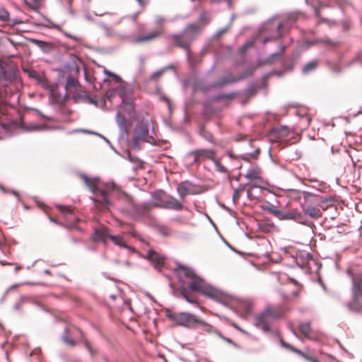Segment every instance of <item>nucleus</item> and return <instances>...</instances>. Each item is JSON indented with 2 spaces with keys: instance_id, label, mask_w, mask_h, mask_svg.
<instances>
[{
  "instance_id": "f257e3e1",
  "label": "nucleus",
  "mask_w": 362,
  "mask_h": 362,
  "mask_svg": "<svg viewBox=\"0 0 362 362\" xmlns=\"http://www.w3.org/2000/svg\"><path fill=\"white\" fill-rule=\"evenodd\" d=\"M81 178L89 189L95 194L93 200L97 207L101 210L108 209L112 206V202L109 197L110 196H115L119 187L113 182H108L103 186H99L98 179L89 178L87 175H84L81 176Z\"/></svg>"
},
{
  "instance_id": "f03ea898",
  "label": "nucleus",
  "mask_w": 362,
  "mask_h": 362,
  "mask_svg": "<svg viewBox=\"0 0 362 362\" xmlns=\"http://www.w3.org/2000/svg\"><path fill=\"white\" fill-rule=\"evenodd\" d=\"M202 30L201 25L188 23L182 33L170 34L168 37L174 47L185 50L189 56L192 44L199 37Z\"/></svg>"
},
{
  "instance_id": "7ed1b4c3",
  "label": "nucleus",
  "mask_w": 362,
  "mask_h": 362,
  "mask_svg": "<svg viewBox=\"0 0 362 362\" xmlns=\"http://www.w3.org/2000/svg\"><path fill=\"white\" fill-rule=\"evenodd\" d=\"M115 197L123 205L121 211L134 220H139L148 216L149 211L152 209L151 203H136L132 197L122 191L120 187Z\"/></svg>"
},
{
  "instance_id": "20e7f679",
  "label": "nucleus",
  "mask_w": 362,
  "mask_h": 362,
  "mask_svg": "<svg viewBox=\"0 0 362 362\" xmlns=\"http://www.w3.org/2000/svg\"><path fill=\"white\" fill-rule=\"evenodd\" d=\"M177 274L180 279L186 277L190 280L188 286L192 291L210 297L215 296V289L197 276L191 268L180 265L177 268Z\"/></svg>"
},
{
  "instance_id": "39448f33",
  "label": "nucleus",
  "mask_w": 362,
  "mask_h": 362,
  "mask_svg": "<svg viewBox=\"0 0 362 362\" xmlns=\"http://www.w3.org/2000/svg\"><path fill=\"white\" fill-rule=\"evenodd\" d=\"M166 21L167 19L164 16H156L155 23L157 25V28L146 34L137 35L134 38V42L136 43H148L158 39L165 32L163 25Z\"/></svg>"
},
{
  "instance_id": "423d86ee",
  "label": "nucleus",
  "mask_w": 362,
  "mask_h": 362,
  "mask_svg": "<svg viewBox=\"0 0 362 362\" xmlns=\"http://www.w3.org/2000/svg\"><path fill=\"white\" fill-rule=\"evenodd\" d=\"M167 317L177 325L191 329L197 328L198 317L189 313H168Z\"/></svg>"
},
{
  "instance_id": "0eeeda50",
  "label": "nucleus",
  "mask_w": 362,
  "mask_h": 362,
  "mask_svg": "<svg viewBox=\"0 0 362 362\" xmlns=\"http://www.w3.org/2000/svg\"><path fill=\"white\" fill-rule=\"evenodd\" d=\"M352 300L347 304L349 309L354 312L362 311V285L352 281Z\"/></svg>"
},
{
  "instance_id": "6e6552de",
  "label": "nucleus",
  "mask_w": 362,
  "mask_h": 362,
  "mask_svg": "<svg viewBox=\"0 0 362 362\" xmlns=\"http://www.w3.org/2000/svg\"><path fill=\"white\" fill-rule=\"evenodd\" d=\"M215 156L216 152L212 149H197L188 153V157L193 158V164H199L206 160H213Z\"/></svg>"
},
{
  "instance_id": "1a4fd4ad",
  "label": "nucleus",
  "mask_w": 362,
  "mask_h": 362,
  "mask_svg": "<svg viewBox=\"0 0 362 362\" xmlns=\"http://www.w3.org/2000/svg\"><path fill=\"white\" fill-rule=\"evenodd\" d=\"M274 322L273 319L266 313L265 310L257 314L255 317V325L265 332L271 331V327Z\"/></svg>"
},
{
  "instance_id": "9d476101",
  "label": "nucleus",
  "mask_w": 362,
  "mask_h": 362,
  "mask_svg": "<svg viewBox=\"0 0 362 362\" xmlns=\"http://www.w3.org/2000/svg\"><path fill=\"white\" fill-rule=\"evenodd\" d=\"M292 285H286L282 288V296L286 300H292L296 298L301 290V286L295 280H291Z\"/></svg>"
},
{
  "instance_id": "9b49d317",
  "label": "nucleus",
  "mask_w": 362,
  "mask_h": 362,
  "mask_svg": "<svg viewBox=\"0 0 362 362\" xmlns=\"http://www.w3.org/2000/svg\"><path fill=\"white\" fill-rule=\"evenodd\" d=\"M177 191L180 197L184 200L187 194H194L198 192L197 187L189 181H183L177 185Z\"/></svg>"
},
{
  "instance_id": "f8f14e48",
  "label": "nucleus",
  "mask_w": 362,
  "mask_h": 362,
  "mask_svg": "<svg viewBox=\"0 0 362 362\" xmlns=\"http://www.w3.org/2000/svg\"><path fill=\"white\" fill-rule=\"evenodd\" d=\"M264 310L275 321L284 316L288 308L284 305H267Z\"/></svg>"
},
{
  "instance_id": "ddd939ff",
  "label": "nucleus",
  "mask_w": 362,
  "mask_h": 362,
  "mask_svg": "<svg viewBox=\"0 0 362 362\" xmlns=\"http://www.w3.org/2000/svg\"><path fill=\"white\" fill-rule=\"evenodd\" d=\"M143 257L150 261L156 269H160L165 263V257L153 249L149 250Z\"/></svg>"
},
{
  "instance_id": "4468645a",
  "label": "nucleus",
  "mask_w": 362,
  "mask_h": 362,
  "mask_svg": "<svg viewBox=\"0 0 362 362\" xmlns=\"http://www.w3.org/2000/svg\"><path fill=\"white\" fill-rule=\"evenodd\" d=\"M279 219L281 220H295L301 224H306V221L304 216L297 209H292L291 211H281V214Z\"/></svg>"
},
{
  "instance_id": "2eb2a0df",
  "label": "nucleus",
  "mask_w": 362,
  "mask_h": 362,
  "mask_svg": "<svg viewBox=\"0 0 362 362\" xmlns=\"http://www.w3.org/2000/svg\"><path fill=\"white\" fill-rule=\"evenodd\" d=\"M158 208L172 209L175 211H180L183 209L182 203L178 201L176 198L168 196L165 202H162L157 204Z\"/></svg>"
},
{
  "instance_id": "dca6fc26",
  "label": "nucleus",
  "mask_w": 362,
  "mask_h": 362,
  "mask_svg": "<svg viewBox=\"0 0 362 362\" xmlns=\"http://www.w3.org/2000/svg\"><path fill=\"white\" fill-rule=\"evenodd\" d=\"M280 342L284 348L297 354L298 355L306 359L307 361L310 362H319L317 359L310 353L309 351L303 352L295 348L293 346L285 342L282 339H280Z\"/></svg>"
},
{
  "instance_id": "f3484780",
  "label": "nucleus",
  "mask_w": 362,
  "mask_h": 362,
  "mask_svg": "<svg viewBox=\"0 0 362 362\" xmlns=\"http://www.w3.org/2000/svg\"><path fill=\"white\" fill-rule=\"evenodd\" d=\"M148 134V128L145 124H140L134 129L133 144L137 146L139 141H146Z\"/></svg>"
},
{
  "instance_id": "a211bd4d",
  "label": "nucleus",
  "mask_w": 362,
  "mask_h": 362,
  "mask_svg": "<svg viewBox=\"0 0 362 362\" xmlns=\"http://www.w3.org/2000/svg\"><path fill=\"white\" fill-rule=\"evenodd\" d=\"M16 77L15 70L9 66L0 64V81H4L3 85L7 86Z\"/></svg>"
},
{
  "instance_id": "6ab92c4d",
  "label": "nucleus",
  "mask_w": 362,
  "mask_h": 362,
  "mask_svg": "<svg viewBox=\"0 0 362 362\" xmlns=\"http://www.w3.org/2000/svg\"><path fill=\"white\" fill-rule=\"evenodd\" d=\"M57 208L66 219L68 224L70 225L69 226H73L74 223L79 221V219L75 216L74 208L71 206L59 205L57 206Z\"/></svg>"
},
{
  "instance_id": "aec40b11",
  "label": "nucleus",
  "mask_w": 362,
  "mask_h": 362,
  "mask_svg": "<svg viewBox=\"0 0 362 362\" xmlns=\"http://www.w3.org/2000/svg\"><path fill=\"white\" fill-rule=\"evenodd\" d=\"M110 233L107 227L101 226L95 228L92 235V240L95 242H103L105 243L106 240L109 238Z\"/></svg>"
},
{
  "instance_id": "412c9836",
  "label": "nucleus",
  "mask_w": 362,
  "mask_h": 362,
  "mask_svg": "<svg viewBox=\"0 0 362 362\" xmlns=\"http://www.w3.org/2000/svg\"><path fill=\"white\" fill-rule=\"evenodd\" d=\"M240 81V78L238 76H235L233 74H228L221 77L220 79L211 84V88H222L227 84L234 83Z\"/></svg>"
},
{
  "instance_id": "4be33fe9",
  "label": "nucleus",
  "mask_w": 362,
  "mask_h": 362,
  "mask_svg": "<svg viewBox=\"0 0 362 362\" xmlns=\"http://www.w3.org/2000/svg\"><path fill=\"white\" fill-rule=\"evenodd\" d=\"M289 135V129L284 126L274 129L271 134V136L274 137L277 142H281L284 141Z\"/></svg>"
},
{
  "instance_id": "5701e85b",
  "label": "nucleus",
  "mask_w": 362,
  "mask_h": 362,
  "mask_svg": "<svg viewBox=\"0 0 362 362\" xmlns=\"http://www.w3.org/2000/svg\"><path fill=\"white\" fill-rule=\"evenodd\" d=\"M303 211L313 218H318L322 216V212L319 208L302 204Z\"/></svg>"
},
{
  "instance_id": "b1692460",
  "label": "nucleus",
  "mask_w": 362,
  "mask_h": 362,
  "mask_svg": "<svg viewBox=\"0 0 362 362\" xmlns=\"http://www.w3.org/2000/svg\"><path fill=\"white\" fill-rule=\"evenodd\" d=\"M299 329L302 334L304 335L305 337L309 339H313V330L310 326V322H302L299 325Z\"/></svg>"
},
{
  "instance_id": "393cba45",
  "label": "nucleus",
  "mask_w": 362,
  "mask_h": 362,
  "mask_svg": "<svg viewBox=\"0 0 362 362\" xmlns=\"http://www.w3.org/2000/svg\"><path fill=\"white\" fill-rule=\"evenodd\" d=\"M245 178L249 180H261L262 179V170L260 168L256 166L249 169L245 175Z\"/></svg>"
},
{
  "instance_id": "a878e982",
  "label": "nucleus",
  "mask_w": 362,
  "mask_h": 362,
  "mask_svg": "<svg viewBox=\"0 0 362 362\" xmlns=\"http://www.w3.org/2000/svg\"><path fill=\"white\" fill-rule=\"evenodd\" d=\"M109 239L116 245L120 247H124V248H127V249H129V250H134L133 248H132L131 247L128 246L125 241H124V237L122 235H110L109 236Z\"/></svg>"
},
{
  "instance_id": "bb28decb",
  "label": "nucleus",
  "mask_w": 362,
  "mask_h": 362,
  "mask_svg": "<svg viewBox=\"0 0 362 362\" xmlns=\"http://www.w3.org/2000/svg\"><path fill=\"white\" fill-rule=\"evenodd\" d=\"M197 328H200L202 330L208 333H211L214 332V327L202 320V319L199 318L197 319Z\"/></svg>"
},
{
  "instance_id": "cd10ccee",
  "label": "nucleus",
  "mask_w": 362,
  "mask_h": 362,
  "mask_svg": "<svg viewBox=\"0 0 362 362\" xmlns=\"http://www.w3.org/2000/svg\"><path fill=\"white\" fill-rule=\"evenodd\" d=\"M180 293H181L182 296L187 302L192 303V304H197V305L198 304L197 300L194 297H192L191 295H189V291L187 290V288L186 287L181 286L180 288Z\"/></svg>"
},
{
  "instance_id": "c85d7f7f",
  "label": "nucleus",
  "mask_w": 362,
  "mask_h": 362,
  "mask_svg": "<svg viewBox=\"0 0 362 362\" xmlns=\"http://www.w3.org/2000/svg\"><path fill=\"white\" fill-rule=\"evenodd\" d=\"M163 195H164V192L162 191H156V192H153L152 197H153V199L155 200V202L151 204L152 208L158 207V206H157L158 204L165 201V199L163 198Z\"/></svg>"
},
{
  "instance_id": "c756f323",
  "label": "nucleus",
  "mask_w": 362,
  "mask_h": 362,
  "mask_svg": "<svg viewBox=\"0 0 362 362\" xmlns=\"http://www.w3.org/2000/svg\"><path fill=\"white\" fill-rule=\"evenodd\" d=\"M319 65V62L317 60H313L312 62H308L303 67V72L304 74H308L313 71H314Z\"/></svg>"
},
{
  "instance_id": "7c9ffc66",
  "label": "nucleus",
  "mask_w": 362,
  "mask_h": 362,
  "mask_svg": "<svg viewBox=\"0 0 362 362\" xmlns=\"http://www.w3.org/2000/svg\"><path fill=\"white\" fill-rule=\"evenodd\" d=\"M117 122L121 129H125L127 127L126 118L123 113L120 112H117Z\"/></svg>"
},
{
  "instance_id": "2f4dec72",
  "label": "nucleus",
  "mask_w": 362,
  "mask_h": 362,
  "mask_svg": "<svg viewBox=\"0 0 362 362\" xmlns=\"http://www.w3.org/2000/svg\"><path fill=\"white\" fill-rule=\"evenodd\" d=\"M77 85H78L77 80L74 77L70 76L67 78L65 87H66V90H70L72 88H76L77 86Z\"/></svg>"
},
{
  "instance_id": "473e14b6",
  "label": "nucleus",
  "mask_w": 362,
  "mask_h": 362,
  "mask_svg": "<svg viewBox=\"0 0 362 362\" xmlns=\"http://www.w3.org/2000/svg\"><path fill=\"white\" fill-rule=\"evenodd\" d=\"M254 71H255L254 67L246 68L244 70V71L240 76H238V78H240V81H241L250 76H252L253 74Z\"/></svg>"
},
{
  "instance_id": "72a5a7b5",
  "label": "nucleus",
  "mask_w": 362,
  "mask_h": 362,
  "mask_svg": "<svg viewBox=\"0 0 362 362\" xmlns=\"http://www.w3.org/2000/svg\"><path fill=\"white\" fill-rule=\"evenodd\" d=\"M212 161L215 164L216 169L218 172L223 173H228L227 168L221 164V163L219 160H217V159H216V158H214Z\"/></svg>"
},
{
  "instance_id": "f704fd0d",
  "label": "nucleus",
  "mask_w": 362,
  "mask_h": 362,
  "mask_svg": "<svg viewBox=\"0 0 362 362\" xmlns=\"http://www.w3.org/2000/svg\"><path fill=\"white\" fill-rule=\"evenodd\" d=\"M9 18V13L4 8H0V21L3 22H8Z\"/></svg>"
},
{
  "instance_id": "c9c22d12",
  "label": "nucleus",
  "mask_w": 362,
  "mask_h": 362,
  "mask_svg": "<svg viewBox=\"0 0 362 362\" xmlns=\"http://www.w3.org/2000/svg\"><path fill=\"white\" fill-rule=\"evenodd\" d=\"M259 153H260V149L257 148L252 153L245 155V156H243L242 158L244 160H247V161H248L250 158L257 159V157L259 156Z\"/></svg>"
},
{
  "instance_id": "e433bc0d",
  "label": "nucleus",
  "mask_w": 362,
  "mask_h": 362,
  "mask_svg": "<svg viewBox=\"0 0 362 362\" xmlns=\"http://www.w3.org/2000/svg\"><path fill=\"white\" fill-rule=\"evenodd\" d=\"M284 51V47L282 48L281 52L279 53H275L272 54L268 59H267V63H273L276 59H280L281 57L282 53Z\"/></svg>"
},
{
  "instance_id": "4c0bfd02",
  "label": "nucleus",
  "mask_w": 362,
  "mask_h": 362,
  "mask_svg": "<svg viewBox=\"0 0 362 362\" xmlns=\"http://www.w3.org/2000/svg\"><path fill=\"white\" fill-rule=\"evenodd\" d=\"M267 210L270 214H272L276 218H280V216L281 214V211L278 210L274 206L272 205V206L268 207Z\"/></svg>"
},
{
  "instance_id": "58836bf2",
  "label": "nucleus",
  "mask_w": 362,
  "mask_h": 362,
  "mask_svg": "<svg viewBox=\"0 0 362 362\" xmlns=\"http://www.w3.org/2000/svg\"><path fill=\"white\" fill-rule=\"evenodd\" d=\"M159 231L161 234L165 236L170 235L172 233L171 229L165 226H162L159 228Z\"/></svg>"
},
{
  "instance_id": "ea45409f",
  "label": "nucleus",
  "mask_w": 362,
  "mask_h": 362,
  "mask_svg": "<svg viewBox=\"0 0 362 362\" xmlns=\"http://www.w3.org/2000/svg\"><path fill=\"white\" fill-rule=\"evenodd\" d=\"M237 94L235 93H229L226 94H221L218 95V98L219 99H228V100H232L236 97Z\"/></svg>"
},
{
  "instance_id": "a19ab883",
  "label": "nucleus",
  "mask_w": 362,
  "mask_h": 362,
  "mask_svg": "<svg viewBox=\"0 0 362 362\" xmlns=\"http://www.w3.org/2000/svg\"><path fill=\"white\" fill-rule=\"evenodd\" d=\"M199 21L204 24L208 23L210 21L209 14L206 12H202L199 17Z\"/></svg>"
},
{
  "instance_id": "79ce46f5",
  "label": "nucleus",
  "mask_w": 362,
  "mask_h": 362,
  "mask_svg": "<svg viewBox=\"0 0 362 362\" xmlns=\"http://www.w3.org/2000/svg\"><path fill=\"white\" fill-rule=\"evenodd\" d=\"M62 340L67 344L74 346L76 344V342L74 339L69 338L68 336H63Z\"/></svg>"
},
{
  "instance_id": "37998d69",
  "label": "nucleus",
  "mask_w": 362,
  "mask_h": 362,
  "mask_svg": "<svg viewBox=\"0 0 362 362\" xmlns=\"http://www.w3.org/2000/svg\"><path fill=\"white\" fill-rule=\"evenodd\" d=\"M352 281L357 282L362 285V273L356 274L352 276Z\"/></svg>"
},
{
  "instance_id": "c03bdc74",
  "label": "nucleus",
  "mask_w": 362,
  "mask_h": 362,
  "mask_svg": "<svg viewBox=\"0 0 362 362\" xmlns=\"http://www.w3.org/2000/svg\"><path fill=\"white\" fill-rule=\"evenodd\" d=\"M83 343H84L86 348L90 351V353L91 354L92 356H93L95 354H96V352H97L96 350L93 349L91 347L90 344L88 340H86V339L84 340Z\"/></svg>"
},
{
  "instance_id": "a18cd8bd",
  "label": "nucleus",
  "mask_w": 362,
  "mask_h": 362,
  "mask_svg": "<svg viewBox=\"0 0 362 362\" xmlns=\"http://www.w3.org/2000/svg\"><path fill=\"white\" fill-rule=\"evenodd\" d=\"M201 134L203 137H204L206 140L212 142L213 141V136L210 133L205 132L204 130H202Z\"/></svg>"
},
{
  "instance_id": "49530a36",
  "label": "nucleus",
  "mask_w": 362,
  "mask_h": 362,
  "mask_svg": "<svg viewBox=\"0 0 362 362\" xmlns=\"http://www.w3.org/2000/svg\"><path fill=\"white\" fill-rule=\"evenodd\" d=\"M240 196V192L238 189H235L233 194V199L234 202H236Z\"/></svg>"
},
{
  "instance_id": "de8ad7c7",
  "label": "nucleus",
  "mask_w": 362,
  "mask_h": 362,
  "mask_svg": "<svg viewBox=\"0 0 362 362\" xmlns=\"http://www.w3.org/2000/svg\"><path fill=\"white\" fill-rule=\"evenodd\" d=\"M163 73H164V70H160V71H156V72H155V73L151 76V78H152V79H157V78H159L160 76H162Z\"/></svg>"
},
{
  "instance_id": "09e8293b",
  "label": "nucleus",
  "mask_w": 362,
  "mask_h": 362,
  "mask_svg": "<svg viewBox=\"0 0 362 362\" xmlns=\"http://www.w3.org/2000/svg\"><path fill=\"white\" fill-rule=\"evenodd\" d=\"M303 198L305 201L309 200L310 198L314 197V195L310 192H303Z\"/></svg>"
},
{
  "instance_id": "8fccbe9b",
  "label": "nucleus",
  "mask_w": 362,
  "mask_h": 362,
  "mask_svg": "<svg viewBox=\"0 0 362 362\" xmlns=\"http://www.w3.org/2000/svg\"><path fill=\"white\" fill-rule=\"evenodd\" d=\"M48 27L51 28H54L59 31H62L61 26L53 22H50V25Z\"/></svg>"
},
{
  "instance_id": "3c124183",
  "label": "nucleus",
  "mask_w": 362,
  "mask_h": 362,
  "mask_svg": "<svg viewBox=\"0 0 362 362\" xmlns=\"http://www.w3.org/2000/svg\"><path fill=\"white\" fill-rule=\"evenodd\" d=\"M253 45L252 42H247L246 44H245L244 45L242 46L241 47V49H242V52H245V50H247L249 47H252Z\"/></svg>"
},
{
  "instance_id": "603ef678",
  "label": "nucleus",
  "mask_w": 362,
  "mask_h": 362,
  "mask_svg": "<svg viewBox=\"0 0 362 362\" xmlns=\"http://www.w3.org/2000/svg\"><path fill=\"white\" fill-rule=\"evenodd\" d=\"M253 45L252 42H247L246 44H245L244 45L242 46L241 47V49H242V52H245V50H247L249 47H252Z\"/></svg>"
},
{
  "instance_id": "864d4df0",
  "label": "nucleus",
  "mask_w": 362,
  "mask_h": 362,
  "mask_svg": "<svg viewBox=\"0 0 362 362\" xmlns=\"http://www.w3.org/2000/svg\"><path fill=\"white\" fill-rule=\"evenodd\" d=\"M253 45L252 42H247L246 44H245L244 45L242 46L241 47V49H242V52H245V50H247L249 47H252Z\"/></svg>"
},
{
  "instance_id": "5fc2aeb1",
  "label": "nucleus",
  "mask_w": 362,
  "mask_h": 362,
  "mask_svg": "<svg viewBox=\"0 0 362 362\" xmlns=\"http://www.w3.org/2000/svg\"><path fill=\"white\" fill-rule=\"evenodd\" d=\"M320 42L326 44V45H335V43L332 42L330 40L327 39V38H325V39H322L320 40Z\"/></svg>"
},
{
  "instance_id": "6e6d98bb",
  "label": "nucleus",
  "mask_w": 362,
  "mask_h": 362,
  "mask_svg": "<svg viewBox=\"0 0 362 362\" xmlns=\"http://www.w3.org/2000/svg\"><path fill=\"white\" fill-rule=\"evenodd\" d=\"M47 128L46 125H42V126H35V127L33 128V129H35V130H39V129H44Z\"/></svg>"
},
{
  "instance_id": "4d7b16f0",
  "label": "nucleus",
  "mask_w": 362,
  "mask_h": 362,
  "mask_svg": "<svg viewBox=\"0 0 362 362\" xmlns=\"http://www.w3.org/2000/svg\"><path fill=\"white\" fill-rule=\"evenodd\" d=\"M49 219L50 221H52V222H53V223H54L56 224L61 225L57 219H55L54 218H53L52 216H49Z\"/></svg>"
},
{
  "instance_id": "13d9d810",
  "label": "nucleus",
  "mask_w": 362,
  "mask_h": 362,
  "mask_svg": "<svg viewBox=\"0 0 362 362\" xmlns=\"http://www.w3.org/2000/svg\"><path fill=\"white\" fill-rule=\"evenodd\" d=\"M44 0H32L35 6H39Z\"/></svg>"
},
{
  "instance_id": "bf43d9fd",
  "label": "nucleus",
  "mask_w": 362,
  "mask_h": 362,
  "mask_svg": "<svg viewBox=\"0 0 362 362\" xmlns=\"http://www.w3.org/2000/svg\"><path fill=\"white\" fill-rule=\"evenodd\" d=\"M140 5L144 6L146 4V1L144 0H136Z\"/></svg>"
},
{
  "instance_id": "052dcab7",
  "label": "nucleus",
  "mask_w": 362,
  "mask_h": 362,
  "mask_svg": "<svg viewBox=\"0 0 362 362\" xmlns=\"http://www.w3.org/2000/svg\"><path fill=\"white\" fill-rule=\"evenodd\" d=\"M272 39H274V37H266L263 40V43L266 44L267 42H268L269 41L272 40Z\"/></svg>"
},
{
  "instance_id": "680f3d73",
  "label": "nucleus",
  "mask_w": 362,
  "mask_h": 362,
  "mask_svg": "<svg viewBox=\"0 0 362 362\" xmlns=\"http://www.w3.org/2000/svg\"><path fill=\"white\" fill-rule=\"evenodd\" d=\"M315 15L317 17L320 18V13L318 8H315Z\"/></svg>"
},
{
  "instance_id": "e2e57ef3",
  "label": "nucleus",
  "mask_w": 362,
  "mask_h": 362,
  "mask_svg": "<svg viewBox=\"0 0 362 362\" xmlns=\"http://www.w3.org/2000/svg\"><path fill=\"white\" fill-rule=\"evenodd\" d=\"M51 93H52V95L53 97H57V96H56V95H57V93H55L54 90L52 89V90H51Z\"/></svg>"
},
{
  "instance_id": "0e129e2a",
  "label": "nucleus",
  "mask_w": 362,
  "mask_h": 362,
  "mask_svg": "<svg viewBox=\"0 0 362 362\" xmlns=\"http://www.w3.org/2000/svg\"><path fill=\"white\" fill-rule=\"evenodd\" d=\"M64 34H65L67 37H69V38H71V39H73V38H74V36H73V35H71V34H69V33H64Z\"/></svg>"
},
{
  "instance_id": "69168bd1",
  "label": "nucleus",
  "mask_w": 362,
  "mask_h": 362,
  "mask_svg": "<svg viewBox=\"0 0 362 362\" xmlns=\"http://www.w3.org/2000/svg\"><path fill=\"white\" fill-rule=\"evenodd\" d=\"M105 73L111 76H113V77H117L116 75H115L114 74H112L110 72H107V71H105Z\"/></svg>"
},
{
  "instance_id": "338daca9",
  "label": "nucleus",
  "mask_w": 362,
  "mask_h": 362,
  "mask_svg": "<svg viewBox=\"0 0 362 362\" xmlns=\"http://www.w3.org/2000/svg\"><path fill=\"white\" fill-rule=\"evenodd\" d=\"M81 132L88 133V134H93V132H92L91 131H88V130H81Z\"/></svg>"
},
{
  "instance_id": "774afa93",
  "label": "nucleus",
  "mask_w": 362,
  "mask_h": 362,
  "mask_svg": "<svg viewBox=\"0 0 362 362\" xmlns=\"http://www.w3.org/2000/svg\"><path fill=\"white\" fill-rule=\"evenodd\" d=\"M308 3L314 4L315 0H306Z\"/></svg>"
}]
</instances>
